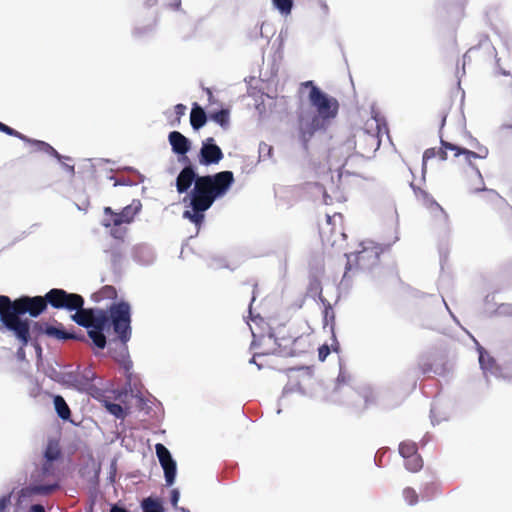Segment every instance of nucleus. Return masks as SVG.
<instances>
[{"mask_svg":"<svg viewBox=\"0 0 512 512\" xmlns=\"http://www.w3.org/2000/svg\"><path fill=\"white\" fill-rule=\"evenodd\" d=\"M234 181L233 172L228 170L199 177L189 195L183 200L185 203L188 202L183 218L188 219L199 229L205 212L229 191Z\"/></svg>","mask_w":512,"mask_h":512,"instance_id":"1","label":"nucleus"},{"mask_svg":"<svg viewBox=\"0 0 512 512\" xmlns=\"http://www.w3.org/2000/svg\"><path fill=\"white\" fill-rule=\"evenodd\" d=\"M131 310L127 302L114 303L110 306L109 314L102 309H95L91 316V326L88 327V336L93 344L103 349L106 346L104 331L110 326L118 335L122 343L129 341L131 337Z\"/></svg>","mask_w":512,"mask_h":512,"instance_id":"2","label":"nucleus"},{"mask_svg":"<svg viewBox=\"0 0 512 512\" xmlns=\"http://www.w3.org/2000/svg\"><path fill=\"white\" fill-rule=\"evenodd\" d=\"M302 85L310 87L308 99L311 106L316 110V114L302 113L299 118L301 138L304 142H307L315 131L324 128L328 121L336 117L339 103L335 98L327 95L314 85L312 81H306Z\"/></svg>","mask_w":512,"mask_h":512,"instance_id":"3","label":"nucleus"},{"mask_svg":"<svg viewBox=\"0 0 512 512\" xmlns=\"http://www.w3.org/2000/svg\"><path fill=\"white\" fill-rule=\"evenodd\" d=\"M361 250L347 255V269H351V263L357 262L361 269H369L377 264L381 248L373 241L361 243Z\"/></svg>","mask_w":512,"mask_h":512,"instance_id":"4","label":"nucleus"},{"mask_svg":"<svg viewBox=\"0 0 512 512\" xmlns=\"http://www.w3.org/2000/svg\"><path fill=\"white\" fill-rule=\"evenodd\" d=\"M47 302L56 309L73 311L84 306V298L76 293H68L63 289L53 288L46 293Z\"/></svg>","mask_w":512,"mask_h":512,"instance_id":"5","label":"nucleus"},{"mask_svg":"<svg viewBox=\"0 0 512 512\" xmlns=\"http://www.w3.org/2000/svg\"><path fill=\"white\" fill-rule=\"evenodd\" d=\"M141 207L142 205L138 200L124 207L119 213L114 212L110 207H105L102 225L108 228L111 226L117 227L122 224H130L141 210Z\"/></svg>","mask_w":512,"mask_h":512,"instance_id":"6","label":"nucleus"},{"mask_svg":"<svg viewBox=\"0 0 512 512\" xmlns=\"http://www.w3.org/2000/svg\"><path fill=\"white\" fill-rule=\"evenodd\" d=\"M441 144L443 146V148L445 150H439L437 151L435 148H430V149H427L424 154H423V165H422V172L423 174H425L426 172V163L429 159H432L434 157H436L437 155L439 156V158L441 160H446L447 158V154H446V150H451V151H454L455 152V156H460V155H463L464 158H465V161L469 164L472 163V160L473 159H477V158H482V156L480 154H477L473 151H470L468 149H465V148H460L454 144H451V143H448V142H445L443 140H441ZM485 155H483V157H485Z\"/></svg>","mask_w":512,"mask_h":512,"instance_id":"7","label":"nucleus"},{"mask_svg":"<svg viewBox=\"0 0 512 512\" xmlns=\"http://www.w3.org/2000/svg\"><path fill=\"white\" fill-rule=\"evenodd\" d=\"M54 380L72 387L78 391H86L91 387V383L95 378V373L91 368H86L81 374L74 372L57 373L51 376Z\"/></svg>","mask_w":512,"mask_h":512,"instance_id":"8","label":"nucleus"},{"mask_svg":"<svg viewBox=\"0 0 512 512\" xmlns=\"http://www.w3.org/2000/svg\"><path fill=\"white\" fill-rule=\"evenodd\" d=\"M22 314H14L10 318H3L2 324L11 331L19 340L22 346H26L30 341V324L28 319H22Z\"/></svg>","mask_w":512,"mask_h":512,"instance_id":"9","label":"nucleus"},{"mask_svg":"<svg viewBox=\"0 0 512 512\" xmlns=\"http://www.w3.org/2000/svg\"><path fill=\"white\" fill-rule=\"evenodd\" d=\"M156 455L160 462V465L164 471V477L166 484L171 486L175 482L177 465L176 461L172 458L170 451L167 447L161 443L155 445Z\"/></svg>","mask_w":512,"mask_h":512,"instance_id":"10","label":"nucleus"},{"mask_svg":"<svg viewBox=\"0 0 512 512\" xmlns=\"http://www.w3.org/2000/svg\"><path fill=\"white\" fill-rule=\"evenodd\" d=\"M223 158L221 148L215 144L213 138H207L202 142L199 153V162L203 165H211L219 163Z\"/></svg>","mask_w":512,"mask_h":512,"instance_id":"11","label":"nucleus"},{"mask_svg":"<svg viewBox=\"0 0 512 512\" xmlns=\"http://www.w3.org/2000/svg\"><path fill=\"white\" fill-rule=\"evenodd\" d=\"M47 303L46 298H42L40 296L33 298L22 297L18 299V312L22 315L29 313L30 316L37 317L45 310Z\"/></svg>","mask_w":512,"mask_h":512,"instance_id":"12","label":"nucleus"},{"mask_svg":"<svg viewBox=\"0 0 512 512\" xmlns=\"http://www.w3.org/2000/svg\"><path fill=\"white\" fill-rule=\"evenodd\" d=\"M478 352L479 364L487 380H489L490 377H504L501 368L496 364L495 360L482 347L478 348Z\"/></svg>","mask_w":512,"mask_h":512,"instance_id":"13","label":"nucleus"},{"mask_svg":"<svg viewBox=\"0 0 512 512\" xmlns=\"http://www.w3.org/2000/svg\"><path fill=\"white\" fill-rule=\"evenodd\" d=\"M199 177L191 165L185 166L176 179L177 191L179 193L187 192L193 183L196 184Z\"/></svg>","mask_w":512,"mask_h":512,"instance_id":"14","label":"nucleus"},{"mask_svg":"<svg viewBox=\"0 0 512 512\" xmlns=\"http://www.w3.org/2000/svg\"><path fill=\"white\" fill-rule=\"evenodd\" d=\"M168 140L175 154L185 155L191 148L190 140L179 131L170 132Z\"/></svg>","mask_w":512,"mask_h":512,"instance_id":"15","label":"nucleus"},{"mask_svg":"<svg viewBox=\"0 0 512 512\" xmlns=\"http://www.w3.org/2000/svg\"><path fill=\"white\" fill-rule=\"evenodd\" d=\"M58 488L57 484L50 485H34L21 489L18 496V503H21L25 498L31 497L36 494L48 495Z\"/></svg>","mask_w":512,"mask_h":512,"instance_id":"16","label":"nucleus"},{"mask_svg":"<svg viewBox=\"0 0 512 512\" xmlns=\"http://www.w3.org/2000/svg\"><path fill=\"white\" fill-rule=\"evenodd\" d=\"M18 312V300L13 303L8 296L0 295V321L3 318H10Z\"/></svg>","mask_w":512,"mask_h":512,"instance_id":"17","label":"nucleus"},{"mask_svg":"<svg viewBox=\"0 0 512 512\" xmlns=\"http://www.w3.org/2000/svg\"><path fill=\"white\" fill-rule=\"evenodd\" d=\"M207 121L204 109L197 103H194L190 113V124L194 130H199Z\"/></svg>","mask_w":512,"mask_h":512,"instance_id":"18","label":"nucleus"},{"mask_svg":"<svg viewBox=\"0 0 512 512\" xmlns=\"http://www.w3.org/2000/svg\"><path fill=\"white\" fill-rule=\"evenodd\" d=\"M75 314L71 316V319L78 325L88 328L91 326V316L93 315L94 308H78L75 309Z\"/></svg>","mask_w":512,"mask_h":512,"instance_id":"19","label":"nucleus"},{"mask_svg":"<svg viewBox=\"0 0 512 512\" xmlns=\"http://www.w3.org/2000/svg\"><path fill=\"white\" fill-rule=\"evenodd\" d=\"M53 404L54 409L58 415L59 418H61L64 421H67L70 419L71 411L66 403L65 399L61 395H55L53 397Z\"/></svg>","mask_w":512,"mask_h":512,"instance_id":"20","label":"nucleus"},{"mask_svg":"<svg viewBox=\"0 0 512 512\" xmlns=\"http://www.w3.org/2000/svg\"><path fill=\"white\" fill-rule=\"evenodd\" d=\"M420 196L422 198L423 204L427 207L428 210L437 209V212L442 218L446 217V212L444 209L428 194L426 191H421Z\"/></svg>","mask_w":512,"mask_h":512,"instance_id":"21","label":"nucleus"},{"mask_svg":"<svg viewBox=\"0 0 512 512\" xmlns=\"http://www.w3.org/2000/svg\"><path fill=\"white\" fill-rule=\"evenodd\" d=\"M273 7L282 15L288 16L292 12L293 0H271Z\"/></svg>","mask_w":512,"mask_h":512,"instance_id":"22","label":"nucleus"},{"mask_svg":"<svg viewBox=\"0 0 512 512\" xmlns=\"http://www.w3.org/2000/svg\"><path fill=\"white\" fill-rule=\"evenodd\" d=\"M44 331L48 336L55 337L61 340L77 339V337L74 334L68 333L60 328L53 326H46Z\"/></svg>","mask_w":512,"mask_h":512,"instance_id":"23","label":"nucleus"},{"mask_svg":"<svg viewBox=\"0 0 512 512\" xmlns=\"http://www.w3.org/2000/svg\"><path fill=\"white\" fill-rule=\"evenodd\" d=\"M405 459H406L405 466L411 472H417L423 466L422 459L417 453L412 456H409Z\"/></svg>","mask_w":512,"mask_h":512,"instance_id":"24","label":"nucleus"},{"mask_svg":"<svg viewBox=\"0 0 512 512\" xmlns=\"http://www.w3.org/2000/svg\"><path fill=\"white\" fill-rule=\"evenodd\" d=\"M211 119L219 124L222 128H227L229 125V111L222 109L211 115Z\"/></svg>","mask_w":512,"mask_h":512,"instance_id":"25","label":"nucleus"},{"mask_svg":"<svg viewBox=\"0 0 512 512\" xmlns=\"http://www.w3.org/2000/svg\"><path fill=\"white\" fill-rule=\"evenodd\" d=\"M480 190H485V188H480V189H477V191H480ZM487 199L492 202L493 204L496 205V207L498 208H502L504 206H507V202L506 200L501 197L496 191L494 190H487Z\"/></svg>","mask_w":512,"mask_h":512,"instance_id":"26","label":"nucleus"},{"mask_svg":"<svg viewBox=\"0 0 512 512\" xmlns=\"http://www.w3.org/2000/svg\"><path fill=\"white\" fill-rule=\"evenodd\" d=\"M28 142H31L34 145H36L37 149L40 150V151H43V152L48 153V154H51L54 157H56L57 159L61 158V155L51 145H49L46 142L39 141V140H33L32 141L30 139H29Z\"/></svg>","mask_w":512,"mask_h":512,"instance_id":"27","label":"nucleus"},{"mask_svg":"<svg viewBox=\"0 0 512 512\" xmlns=\"http://www.w3.org/2000/svg\"><path fill=\"white\" fill-rule=\"evenodd\" d=\"M399 453L405 459L417 453L416 445L413 442H402L399 445Z\"/></svg>","mask_w":512,"mask_h":512,"instance_id":"28","label":"nucleus"},{"mask_svg":"<svg viewBox=\"0 0 512 512\" xmlns=\"http://www.w3.org/2000/svg\"><path fill=\"white\" fill-rule=\"evenodd\" d=\"M142 507L144 512H163L161 504L151 498L144 499Z\"/></svg>","mask_w":512,"mask_h":512,"instance_id":"29","label":"nucleus"},{"mask_svg":"<svg viewBox=\"0 0 512 512\" xmlns=\"http://www.w3.org/2000/svg\"><path fill=\"white\" fill-rule=\"evenodd\" d=\"M105 408L116 418L123 419L125 417V412L120 404L105 402Z\"/></svg>","mask_w":512,"mask_h":512,"instance_id":"30","label":"nucleus"},{"mask_svg":"<svg viewBox=\"0 0 512 512\" xmlns=\"http://www.w3.org/2000/svg\"><path fill=\"white\" fill-rule=\"evenodd\" d=\"M0 131L7 135L17 137L23 141H29V139L25 135L21 134L20 132L16 131L15 129L7 126L2 122H0Z\"/></svg>","mask_w":512,"mask_h":512,"instance_id":"31","label":"nucleus"},{"mask_svg":"<svg viewBox=\"0 0 512 512\" xmlns=\"http://www.w3.org/2000/svg\"><path fill=\"white\" fill-rule=\"evenodd\" d=\"M403 495L405 500L410 504L413 505L417 502V494L412 488H406L403 491Z\"/></svg>","mask_w":512,"mask_h":512,"instance_id":"32","label":"nucleus"},{"mask_svg":"<svg viewBox=\"0 0 512 512\" xmlns=\"http://www.w3.org/2000/svg\"><path fill=\"white\" fill-rule=\"evenodd\" d=\"M148 250L146 247L144 246H140V247H137L136 248V251H135V257L137 258V260L143 264H148L150 262V260H143L142 258V254L144 253V251Z\"/></svg>","mask_w":512,"mask_h":512,"instance_id":"33","label":"nucleus"},{"mask_svg":"<svg viewBox=\"0 0 512 512\" xmlns=\"http://www.w3.org/2000/svg\"><path fill=\"white\" fill-rule=\"evenodd\" d=\"M11 501V495H4L0 498V512H5Z\"/></svg>","mask_w":512,"mask_h":512,"instance_id":"34","label":"nucleus"},{"mask_svg":"<svg viewBox=\"0 0 512 512\" xmlns=\"http://www.w3.org/2000/svg\"><path fill=\"white\" fill-rule=\"evenodd\" d=\"M271 152H272V147L264 142H261L260 145H259V154H260V157H262V155L264 153H267L268 156L271 155Z\"/></svg>","mask_w":512,"mask_h":512,"instance_id":"35","label":"nucleus"},{"mask_svg":"<svg viewBox=\"0 0 512 512\" xmlns=\"http://www.w3.org/2000/svg\"><path fill=\"white\" fill-rule=\"evenodd\" d=\"M329 353H330L329 347L327 345H323L319 348L318 357L321 361H324Z\"/></svg>","mask_w":512,"mask_h":512,"instance_id":"36","label":"nucleus"},{"mask_svg":"<svg viewBox=\"0 0 512 512\" xmlns=\"http://www.w3.org/2000/svg\"><path fill=\"white\" fill-rule=\"evenodd\" d=\"M180 498V493L177 489H173L171 492V504L176 507Z\"/></svg>","mask_w":512,"mask_h":512,"instance_id":"37","label":"nucleus"},{"mask_svg":"<svg viewBox=\"0 0 512 512\" xmlns=\"http://www.w3.org/2000/svg\"><path fill=\"white\" fill-rule=\"evenodd\" d=\"M341 214H334L333 216L326 215L327 224L331 225L332 223H336L337 220H341Z\"/></svg>","mask_w":512,"mask_h":512,"instance_id":"38","label":"nucleus"},{"mask_svg":"<svg viewBox=\"0 0 512 512\" xmlns=\"http://www.w3.org/2000/svg\"><path fill=\"white\" fill-rule=\"evenodd\" d=\"M185 111H186V106L185 105L177 104L175 106V112H176L177 115H179V116L184 115Z\"/></svg>","mask_w":512,"mask_h":512,"instance_id":"39","label":"nucleus"},{"mask_svg":"<svg viewBox=\"0 0 512 512\" xmlns=\"http://www.w3.org/2000/svg\"><path fill=\"white\" fill-rule=\"evenodd\" d=\"M429 211L435 217V219H437L438 221H440V222H445L446 221L447 216L445 218H442L439 215V213L437 212V209H431Z\"/></svg>","mask_w":512,"mask_h":512,"instance_id":"40","label":"nucleus"},{"mask_svg":"<svg viewBox=\"0 0 512 512\" xmlns=\"http://www.w3.org/2000/svg\"><path fill=\"white\" fill-rule=\"evenodd\" d=\"M123 233H124V232H123V231H121L120 229H113V230L111 231V235H112L114 238H116V239H120V238H122Z\"/></svg>","mask_w":512,"mask_h":512,"instance_id":"41","label":"nucleus"},{"mask_svg":"<svg viewBox=\"0 0 512 512\" xmlns=\"http://www.w3.org/2000/svg\"><path fill=\"white\" fill-rule=\"evenodd\" d=\"M31 512H45V509L42 505L40 504H34L31 506Z\"/></svg>","mask_w":512,"mask_h":512,"instance_id":"42","label":"nucleus"},{"mask_svg":"<svg viewBox=\"0 0 512 512\" xmlns=\"http://www.w3.org/2000/svg\"><path fill=\"white\" fill-rule=\"evenodd\" d=\"M473 49L468 50L464 56H463V67L465 66L466 62L471 59V54L473 53Z\"/></svg>","mask_w":512,"mask_h":512,"instance_id":"43","label":"nucleus"},{"mask_svg":"<svg viewBox=\"0 0 512 512\" xmlns=\"http://www.w3.org/2000/svg\"><path fill=\"white\" fill-rule=\"evenodd\" d=\"M169 5L178 10L180 8V5H181V0H171V2L169 3Z\"/></svg>","mask_w":512,"mask_h":512,"instance_id":"44","label":"nucleus"},{"mask_svg":"<svg viewBox=\"0 0 512 512\" xmlns=\"http://www.w3.org/2000/svg\"><path fill=\"white\" fill-rule=\"evenodd\" d=\"M110 512H129V511H127L124 508L118 507V506H113L111 508Z\"/></svg>","mask_w":512,"mask_h":512,"instance_id":"45","label":"nucleus"},{"mask_svg":"<svg viewBox=\"0 0 512 512\" xmlns=\"http://www.w3.org/2000/svg\"><path fill=\"white\" fill-rule=\"evenodd\" d=\"M323 200H324L325 204H330V202H331V198H330V196L327 195L326 192L323 193Z\"/></svg>","mask_w":512,"mask_h":512,"instance_id":"46","label":"nucleus"},{"mask_svg":"<svg viewBox=\"0 0 512 512\" xmlns=\"http://www.w3.org/2000/svg\"><path fill=\"white\" fill-rule=\"evenodd\" d=\"M510 307L508 305H505V304H502L500 307H499V312L500 313H504L506 312Z\"/></svg>","mask_w":512,"mask_h":512,"instance_id":"47","label":"nucleus"},{"mask_svg":"<svg viewBox=\"0 0 512 512\" xmlns=\"http://www.w3.org/2000/svg\"><path fill=\"white\" fill-rule=\"evenodd\" d=\"M45 456L47 457L48 460L52 461L55 459V455L51 454L49 451H47L45 453Z\"/></svg>","mask_w":512,"mask_h":512,"instance_id":"48","label":"nucleus"},{"mask_svg":"<svg viewBox=\"0 0 512 512\" xmlns=\"http://www.w3.org/2000/svg\"><path fill=\"white\" fill-rule=\"evenodd\" d=\"M368 135V138H369V141L371 142V139L373 140V142H375L376 144H378V140L376 137H374L373 135H371L370 133H367Z\"/></svg>","mask_w":512,"mask_h":512,"instance_id":"49","label":"nucleus"},{"mask_svg":"<svg viewBox=\"0 0 512 512\" xmlns=\"http://www.w3.org/2000/svg\"><path fill=\"white\" fill-rule=\"evenodd\" d=\"M70 173H74V167L73 166H69V165H65L64 166Z\"/></svg>","mask_w":512,"mask_h":512,"instance_id":"50","label":"nucleus"},{"mask_svg":"<svg viewBox=\"0 0 512 512\" xmlns=\"http://www.w3.org/2000/svg\"><path fill=\"white\" fill-rule=\"evenodd\" d=\"M24 354V351H23V348L21 347L19 350H18V355L19 356H23Z\"/></svg>","mask_w":512,"mask_h":512,"instance_id":"51","label":"nucleus"},{"mask_svg":"<svg viewBox=\"0 0 512 512\" xmlns=\"http://www.w3.org/2000/svg\"><path fill=\"white\" fill-rule=\"evenodd\" d=\"M475 171H476L477 175L479 176V178L482 179L480 171L478 169H475Z\"/></svg>","mask_w":512,"mask_h":512,"instance_id":"52","label":"nucleus"},{"mask_svg":"<svg viewBox=\"0 0 512 512\" xmlns=\"http://www.w3.org/2000/svg\"><path fill=\"white\" fill-rule=\"evenodd\" d=\"M36 349L40 352L41 348L39 346H36Z\"/></svg>","mask_w":512,"mask_h":512,"instance_id":"53","label":"nucleus"},{"mask_svg":"<svg viewBox=\"0 0 512 512\" xmlns=\"http://www.w3.org/2000/svg\"><path fill=\"white\" fill-rule=\"evenodd\" d=\"M250 363H255L254 358H252V359L250 360Z\"/></svg>","mask_w":512,"mask_h":512,"instance_id":"54","label":"nucleus"}]
</instances>
